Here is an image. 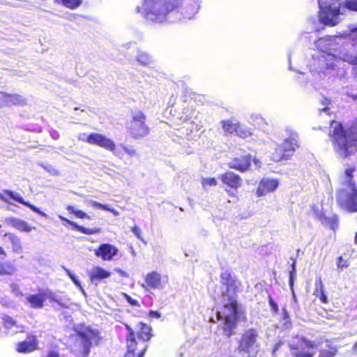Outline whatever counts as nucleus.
I'll use <instances>...</instances> for the list:
<instances>
[{
    "mask_svg": "<svg viewBox=\"0 0 357 357\" xmlns=\"http://www.w3.org/2000/svg\"><path fill=\"white\" fill-rule=\"evenodd\" d=\"M143 17L149 21L162 22L168 15L176 20H190L200 8L199 0H144Z\"/></svg>",
    "mask_w": 357,
    "mask_h": 357,
    "instance_id": "f257e3e1",
    "label": "nucleus"
},
{
    "mask_svg": "<svg viewBox=\"0 0 357 357\" xmlns=\"http://www.w3.org/2000/svg\"><path fill=\"white\" fill-rule=\"evenodd\" d=\"M328 137L336 155L347 158L357 152V126L345 127L342 123L330 119Z\"/></svg>",
    "mask_w": 357,
    "mask_h": 357,
    "instance_id": "f03ea898",
    "label": "nucleus"
},
{
    "mask_svg": "<svg viewBox=\"0 0 357 357\" xmlns=\"http://www.w3.org/2000/svg\"><path fill=\"white\" fill-rule=\"evenodd\" d=\"M125 326L128 334L126 339V351L123 357H144L148 349L146 342L153 336L151 327L140 322L135 333L129 325Z\"/></svg>",
    "mask_w": 357,
    "mask_h": 357,
    "instance_id": "7ed1b4c3",
    "label": "nucleus"
},
{
    "mask_svg": "<svg viewBox=\"0 0 357 357\" xmlns=\"http://www.w3.org/2000/svg\"><path fill=\"white\" fill-rule=\"evenodd\" d=\"M76 339L71 346V352L76 357H87L93 345L98 346L102 340L100 333L91 326H79L75 329Z\"/></svg>",
    "mask_w": 357,
    "mask_h": 357,
    "instance_id": "20e7f679",
    "label": "nucleus"
},
{
    "mask_svg": "<svg viewBox=\"0 0 357 357\" xmlns=\"http://www.w3.org/2000/svg\"><path fill=\"white\" fill-rule=\"evenodd\" d=\"M300 146L298 135L291 132L282 143L276 144L271 153V160L276 162L289 160Z\"/></svg>",
    "mask_w": 357,
    "mask_h": 357,
    "instance_id": "39448f33",
    "label": "nucleus"
},
{
    "mask_svg": "<svg viewBox=\"0 0 357 357\" xmlns=\"http://www.w3.org/2000/svg\"><path fill=\"white\" fill-rule=\"evenodd\" d=\"M344 187L337 190L338 206L349 213L357 212V187L356 183H344Z\"/></svg>",
    "mask_w": 357,
    "mask_h": 357,
    "instance_id": "423d86ee",
    "label": "nucleus"
},
{
    "mask_svg": "<svg viewBox=\"0 0 357 357\" xmlns=\"http://www.w3.org/2000/svg\"><path fill=\"white\" fill-rule=\"evenodd\" d=\"M146 121V116L142 111L139 110L132 114L131 119L126 126V129L132 138L139 139L149 134L150 128Z\"/></svg>",
    "mask_w": 357,
    "mask_h": 357,
    "instance_id": "0eeeda50",
    "label": "nucleus"
},
{
    "mask_svg": "<svg viewBox=\"0 0 357 357\" xmlns=\"http://www.w3.org/2000/svg\"><path fill=\"white\" fill-rule=\"evenodd\" d=\"M317 345L314 341L304 337H297L289 344V349L294 357H314Z\"/></svg>",
    "mask_w": 357,
    "mask_h": 357,
    "instance_id": "6e6552de",
    "label": "nucleus"
},
{
    "mask_svg": "<svg viewBox=\"0 0 357 357\" xmlns=\"http://www.w3.org/2000/svg\"><path fill=\"white\" fill-rule=\"evenodd\" d=\"M259 333L256 328H251L245 330L241 335L237 346L239 354L248 355L253 351H257L259 347L257 340Z\"/></svg>",
    "mask_w": 357,
    "mask_h": 357,
    "instance_id": "1a4fd4ad",
    "label": "nucleus"
},
{
    "mask_svg": "<svg viewBox=\"0 0 357 357\" xmlns=\"http://www.w3.org/2000/svg\"><path fill=\"white\" fill-rule=\"evenodd\" d=\"M78 139L89 144L96 145L109 151H114L116 149V144L112 139L98 132H91L88 135L82 134L78 137Z\"/></svg>",
    "mask_w": 357,
    "mask_h": 357,
    "instance_id": "9d476101",
    "label": "nucleus"
},
{
    "mask_svg": "<svg viewBox=\"0 0 357 357\" xmlns=\"http://www.w3.org/2000/svg\"><path fill=\"white\" fill-rule=\"evenodd\" d=\"M47 300L57 302L54 294L49 289L39 290L38 293L29 294L26 297V301L33 309H41Z\"/></svg>",
    "mask_w": 357,
    "mask_h": 357,
    "instance_id": "9b49d317",
    "label": "nucleus"
},
{
    "mask_svg": "<svg viewBox=\"0 0 357 357\" xmlns=\"http://www.w3.org/2000/svg\"><path fill=\"white\" fill-rule=\"evenodd\" d=\"M218 178L225 185V192L229 196L234 195L233 193H231V190L236 191L243 183V179L241 176L231 171H226L220 174Z\"/></svg>",
    "mask_w": 357,
    "mask_h": 357,
    "instance_id": "f8f14e48",
    "label": "nucleus"
},
{
    "mask_svg": "<svg viewBox=\"0 0 357 357\" xmlns=\"http://www.w3.org/2000/svg\"><path fill=\"white\" fill-rule=\"evenodd\" d=\"M340 13L338 7H333L331 5L325 6L320 12L319 20L325 25L334 26L338 23L337 17Z\"/></svg>",
    "mask_w": 357,
    "mask_h": 357,
    "instance_id": "ddd939ff",
    "label": "nucleus"
},
{
    "mask_svg": "<svg viewBox=\"0 0 357 357\" xmlns=\"http://www.w3.org/2000/svg\"><path fill=\"white\" fill-rule=\"evenodd\" d=\"M26 104V99L18 93H8L0 91V108L4 106H23Z\"/></svg>",
    "mask_w": 357,
    "mask_h": 357,
    "instance_id": "4468645a",
    "label": "nucleus"
},
{
    "mask_svg": "<svg viewBox=\"0 0 357 357\" xmlns=\"http://www.w3.org/2000/svg\"><path fill=\"white\" fill-rule=\"evenodd\" d=\"M39 349V342L36 335H28L26 340L19 342L15 350L20 354H29Z\"/></svg>",
    "mask_w": 357,
    "mask_h": 357,
    "instance_id": "2eb2a0df",
    "label": "nucleus"
},
{
    "mask_svg": "<svg viewBox=\"0 0 357 357\" xmlns=\"http://www.w3.org/2000/svg\"><path fill=\"white\" fill-rule=\"evenodd\" d=\"M251 162L252 155L250 154L241 155L232 158L228 163V167L230 169L245 172L249 169Z\"/></svg>",
    "mask_w": 357,
    "mask_h": 357,
    "instance_id": "dca6fc26",
    "label": "nucleus"
},
{
    "mask_svg": "<svg viewBox=\"0 0 357 357\" xmlns=\"http://www.w3.org/2000/svg\"><path fill=\"white\" fill-rule=\"evenodd\" d=\"M220 284L225 287V294H236L238 291L237 281L233 278L231 273L229 271H225L220 273Z\"/></svg>",
    "mask_w": 357,
    "mask_h": 357,
    "instance_id": "f3484780",
    "label": "nucleus"
},
{
    "mask_svg": "<svg viewBox=\"0 0 357 357\" xmlns=\"http://www.w3.org/2000/svg\"><path fill=\"white\" fill-rule=\"evenodd\" d=\"M4 222L20 232H31L36 229V227L30 225L24 220L16 217H8L5 218Z\"/></svg>",
    "mask_w": 357,
    "mask_h": 357,
    "instance_id": "a211bd4d",
    "label": "nucleus"
},
{
    "mask_svg": "<svg viewBox=\"0 0 357 357\" xmlns=\"http://www.w3.org/2000/svg\"><path fill=\"white\" fill-rule=\"evenodd\" d=\"M278 187V181L275 178H262L256 190L257 197H262L275 191Z\"/></svg>",
    "mask_w": 357,
    "mask_h": 357,
    "instance_id": "6ab92c4d",
    "label": "nucleus"
},
{
    "mask_svg": "<svg viewBox=\"0 0 357 357\" xmlns=\"http://www.w3.org/2000/svg\"><path fill=\"white\" fill-rule=\"evenodd\" d=\"M118 248L109 243H102L96 250L94 254L97 257L101 258L103 261H110L117 255Z\"/></svg>",
    "mask_w": 357,
    "mask_h": 357,
    "instance_id": "aec40b11",
    "label": "nucleus"
},
{
    "mask_svg": "<svg viewBox=\"0 0 357 357\" xmlns=\"http://www.w3.org/2000/svg\"><path fill=\"white\" fill-rule=\"evenodd\" d=\"M224 307L230 312L228 317L241 318V320L246 321V312L242 309L236 298L229 297L228 303L224 305Z\"/></svg>",
    "mask_w": 357,
    "mask_h": 357,
    "instance_id": "412c9836",
    "label": "nucleus"
},
{
    "mask_svg": "<svg viewBox=\"0 0 357 357\" xmlns=\"http://www.w3.org/2000/svg\"><path fill=\"white\" fill-rule=\"evenodd\" d=\"M142 287L149 289H162L163 285L161 275L157 271L148 273L144 277V284H142Z\"/></svg>",
    "mask_w": 357,
    "mask_h": 357,
    "instance_id": "4be33fe9",
    "label": "nucleus"
},
{
    "mask_svg": "<svg viewBox=\"0 0 357 357\" xmlns=\"http://www.w3.org/2000/svg\"><path fill=\"white\" fill-rule=\"evenodd\" d=\"M3 192L4 194L8 196L9 198L13 199L17 202L27 206L33 212L37 213L38 214L43 217H47V214L45 212L42 211L38 207L36 206L31 202L28 201H24L23 197L19 193L14 192L10 190H4Z\"/></svg>",
    "mask_w": 357,
    "mask_h": 357,
    "instance_id": "5701e85b",
    "label": "nucleus"
},
{
    "mask_svg": "<svg viewBox=\"0 0 357 357\" xmlns=\"http://www.w3.org/2000/svg\"><path fill=\"white\" fill-rule=\"evenodd\" d=\"M240 319L241 318L228 316H225L222 318L223 322L221 328L226 337L229 338L235 334L237 324Z\"/></svg>",
    "mask_w": 357,
    "mask_h": 357,
    "instance_id": "b1692460",
    "label": "nucleus"
},
{
    "mask_svg": "<svg viewBox=\"0 0 357 357\" xmlns=\"http://www.w3.org/2000/svg\"><path fill=\"white\" fill-rule=\"evenodd\" d=\"M338 353L337 347L332 341L325 340L319 349L318 357H335Z\"/></svg>",
    "mask_w": 357,
    "mask_h": 357,
    "instance_id": "393cba45",
    "label": "nucleus"
},
{
    "mask_svg": "<svg viewBox=\"0 0 357 357\" xmlns=\"http://www.w3.org/2000/svg\"><path fill=\"white\" fill-rule=\"evenodd\" d=\"M111 273L100 266H95L89 273V280L92 283H96L109 278Z\"/></svg>",
    "mask_w": 357,
    "mask_h": 357,
    "instance_id": "a878e982",
    "label": "nucleus"
},
{
    "mask_svg": "<svg viewBox=\"0 0 357 357\" xmlns=\"http://www.w3.org/2000/svg\"><path fill=\"white\" fill-rule=\"evenodd\" d=\"M313 294L322 303H328V300L324 292V284L321 278L319 276L316 278L314 282V289Z\"/></svg>",
    "mask_w": 357,
    "mask_h": 357,
    "instance_id": "bb28decb",
    "label": "nucleus"
},
{
    "mask_svg": "<svg viewBox=\"0 0 357 357\" xmlns=\"http://www.w3.org/2000/svg\"><path fill=\"white\" fill-rule=\"evenodd\" d=\"M59 219L61 220L62 221L66 222L67 224L72 226L75 230H76L82 234L91 235V234H95L100 232V229H95V228L90 229V228L84 227L82 225H77L76 222H75L65 217H63L61 215L59 216Z\"/></svg>",
    "mask_w": 357,
    "mask_h": 357,
    "instance_id": "cd10ccee",
    "label": "nucleus"
},
{
    "mask_svg": "<svg viewBox=\"0 0 357 357\" xmlns=\"http://www.w3.org/2000/svg\"><path fill=\"white\" fill-rule=\"evenodd\" d=\"M225 135H234L238 126V121L236 119H225L220 121Z\"/></svg>",
    "mask_w": 357,
    "mask_h": 357,
    "instance_id": "c85d7f7f",
    "label": "nucleus"
},
{
    "mask_svg": "<svg viewBox=\"0 0 357 357\" xmlns=\"http://www.w3.org/2000/svg\"><path fill=\"white\" fill-rule=\"evenodd\" d=\"M4 236H7L12 245V251L15 253H20L22 251V245L20 238L13 232H6Z\"/></svg>",
    "mask_w": 357,
    "mask_h": 357,
    "instance_id": "c756f323",
    "label": "nucleus"
},
{
    "mask_svg": "<svg viewBox=\"0 0 357 357\" xmlns=\"http://www.w3.org/2000/svg\"><path fill=\"white\" fill-rule=\"evenodd\" d=\"M15 270V266L11 261H0V275H11Z\"/></svg>",
    "mask_w": 357,
    "mask_h": 357,
    "instance_id": "7c9ffc66",
    "label": "nucleus"
},
{
    "mask_svg": "<svg viewBox=\"0 0 357 357\" xmlns=\"http://www.w3.org/2000/svg\"><path fill=\"white\" fill-rule=\"evenodd\" d=\"M252 134L253 132L251 128L247 127L243 124H241L238 121V126H237L236 132H235L234 135L238 136L239 137L245 139L248 137L252 136Z\"/></svg>",
    "mask_w": 357,
    "mask_h": 357,
    "instance_id": "2f4dec72",
    "label": "nucleus"
},
{
    "mask_svg": "<svg viewBox=\"0 0 357 357\" xmlns=\"http://www.w3.org/2000/svg\"><path fill=\"white\" fill-rule=\"evenodd\" d=\"M54 1L71 10L78 8L82 4V0H54Z\"/></svg>",
    "mask_w": 357,
    "mask_h": 357,
    "instance_id": "473e14b6",
    "label": "nucleus"
},
{
    "mask_svg": "<svg viewBox=\"0 0 357 357\" xmlns=\"http://www.w3.org/2000/svg\"><path fill=\"white\" fill-rule=\"evenodd\" d=\"M324 226L328 227L333 231H335L338 228L339 225V217L337 214H333L331 216H328L325 223Z\"/></svg>",
    "mask_w": 357,
    "mask_h": 357,
    "instance_id": "72a5a7b5",
    "label": "nucleus"
},
{
    "mask_svg": "<svg viewBox=\"0 0 357 357\" xmlns=\"http://www.w3.org/2000/svg\"><path fill=\"white\" fill-rule=\"evenodd\" d=\"M90 204L92 206L96 208L107 211L112 213L114 216H119L120 214L119 211H117L114 208L109 206L108 204H102L95 201H91Z\"/></svg>",
    "mask_w": 357,
    "mask_h": 357,
    "instance_id": "f704fd0d",
    "label": "nucleus"
},
{
    "mask_svg": "<svg viewBox=\"0 0 357 357\" xmlns=\"http://www.w3.org/2000/svg\"><path fill=\"white\" fill-rule=\"evenodd\" d=\"M90 204L92 206L96 208L107 211L112 213L114 216H119L120 214L119 211H117L114 208L109 206L108 204H102L95 201H91Z\"/></svg>",
    "mask_w": 357,
    "mask_h": 357,
    "instance_id": "c9c22d12",
    "label": "nucleus"
},
{
    "mask_svg": "<svg viewBox=\"0 0 357 357\" xmlns=\"http://www.w3.org/2000/svg\"><path fill=\"white\" fill-rule=\"evenodd\" d=\"M66 209L70 213H72V214H74L75 215L76 218H79V219H84V218H86V219H91V217L87 215L85 212L81 211V210H77L75 208L74 206H71V205H68L66 207Z\"/></svg>",
    "mask_w": 357,
    "mask_h": 357,
    "instance_id": "e433bc0d",
    "label": "nucleus"
},
{
    "mask_svg": "<svg viewBox=\"0 0 357 357\" xmlns=\"http://www.w3.org/2000/svg\"><path fill=\"white\" fill-rule=\"evenodd\" d=\"M353 46L354 47L356 54L355 55L352 54H346L344 55V61L353 64V65H357V36H355L354 38V43Z\"/></svg>",
    "mask_w": 357,
    "mask_h": 357,
    "instance_id": "4c0bfd02",
    "label": "nucleus"
},
{
    "mask_svg": "<svg viewBox=\"0 0 357 357\" xmlns=\"http://www.w3.org/2000/svg\"><path fill=\"white\" fill-rule=\"evenodd\" d=\"M2 320L3 325L6 328L10 329L17 325L16 321L10 316H3Z\"/></svg>",
    "mask_w": 357,
    "mask_h": 357,
    "instance_id": "58836bf2",
    "label": "nucleus"
},
{
    "mask_svg": "<svg viewBox=\"0 0 357 357\" xmlns=\"http://www.w3.org/2000/svg\"><path fill=\"white\" fill-rule=\"evenodd\" d=\"M356 171V167L355 166H350L348 167L345 171L344 174L347 178V180L344 183H355L354 181V172Z\"/></svg>",
    "mask_w": 357,
    "mask_h": 357,
    "instance_id": "ea45409f",
    "label": "nucleus"
},
{
    "mask_svg": "<svg viewBox=\"0 0 357 357\" xmlns=\"http://www.w3.org/2000/svg\"><path fill=\"white\" fill-rule=\"evenodd\" d=\"M330 102L329 100L324 99L322 100L321 104L324 105L325 107L319 109V118L321 119L323 118V113H326L327 115L331 116L332 114V112H330V108L328 107L326 105Z\"/></svg>",
    "mask_w": 357,
    "mask_h": 357,
    "instance_id": "a19ab883",
    "label": "nucleus"
},
{
    "mask_svg": "<svg viewBox=\"0 0 357 357\" xmlns=\"http://www.w3.org/2000/svg\"><path fill=\"white\" fill-rule=\"evenodd\" d=\"M344 7L352 11H357V0H346L344 2Z\"/></svg>",
    "mask_w": 357,
    "mask_h": 357,
    "instance_id": "79ce46f5",
    "label": "nucleus"
},
{
    "mask_svg": "<svg viewBox=\"0 0 357 357\" xmlns=\"http://www.w3.org/2000/svg\"><path fill=\"white\" fill-rule=\"evenodd\" d=\"M203 187L213 186L217 185V181L214 177L205 178L202 180Z\"/></svg>",
    "mask_w": 357,
    "mask_h": 357,
    "instance_id": "37998d69",
    "label": "nucleus"
},
{
    "mask_svg": "<svg viewBox=\"0 0 357 357\" xmlns=\"http://www.w3.org/2000/svg\"><path fill=\"white\" fill-rule=\"evenodd\" d=\"M137 61L144 66H147L151 62V57L147 54H140L137 56Z\"/></svg>",
    "mask_w": 357,
    "mask_h": 357,
    "instance_id": "c03bdc74",
    "label": "nucleus"
},
{
    "mask_svg": "<svg viewBox=\"0 0 357 357\" xmlns=\"http://www.w3.org/2000/svg\"><path fill=\"white\" fill-rule=\"evenodd\" d=\"M284 341L279 340L277 342L273 347L271 350V355L273 357H276L278 356V352L280 350L281 347L284 345Z\"/></svg>",
    "mask_w": 357,
    "mask_h": 357,
    "instance_id": "a18cd8bd",
    "label": "nucleus"
},
{
    "mask_svg": "<svg viewBox=\"0 0 357 357\" xmlns=\"http://www.w3.org/2000/svg\"><path fill=\"white\" fill-rule=\"evenodd\" d=\"M314 213L316 218L324 225V224L326 222V218H328V216H326L325 212H324L322 211L314 210Z\"/></svg>",
    "mask_w": 357,
    "mask_h": 357,
    "instance_id": "49530a36",
    "label": "nucleus"
},
{
    "mask_svg": "<svg viewBox=\"0 0 357 357\" xmlns=\"http://www.w3.org/2000/svg\"><path fill=\"white\" fill-rule=\"evenodd\" d=\"M349 264L347 259H344L342 256H339L337 259V266L339 269L349 267Z\"/></svg>",
    "mask_w": 357,
    "mask_h": 357,
    "instance_id": "de8ad7c7",
    "label": "nucleus"
},
{
    "mask_svg": "<svg viewBox=\"0 0 357 357\" xmlns=\"http://www.w3.org/2000/svg\"><path fill=\"white\" fill-rule=\"evenodd\" d=\"M125 298H126L127 302L130 305L135 306V307H139L140 306L139 302L137 300L133 299L130 296H129L128 294H125Z\"/></svg>",
    "mask_w": 357,
    "mask_h": 357,
    "instance_id": "09e8293b",
    "label": "nucleus"
},
{
    "mask_svg": "<svg viewBox=\"0 0 357 357\" xmlns=\"http://www.w3.org/2000/svg\"><path fill=\"white\" fill-rule=\"evenodd\" d=\"M268 303L273 312L278 313L279 311L277 303L273 301L271 296H268Z\"/></svg>",
    "mask_w": 357,
    "mask_h": 357,
    "instance_id": "8fccbe9b",
    "label": "nucleus"
},
{
    "mask_svg": "<svg viewBox=\"0 0 357 357\" xmlns=\"http://www.w3.org/2000/svg\"><path fill=\"white\" fill-rule=\"evenodd\" d=\"M131 231L133 232V234L142 240V230L138 226H133L131 228Z\"/></svg>",
    "mask_w": 357,
    "mask_h": 357,
    "instance_id": "3c124183",
    "label": "nucleus"
},
{
    "mask_svg": "<svg viewBox=\"0 0 357 357\" xmlns=\"http://www.w3.org/2000/svg\"><path fill=\"white\" fill-rule=\"evenodd\" d=\"M114 271L116 272L117 273H119L121 277H123V278H128V273L124 271H123L122 269H121L119 267L115 268H114Z\"/></svg>",
    "mask_w": 357,
    "mask_h": 357,
    "instance_id": "603ef678",
    "label": "nucleus"
},
{
    "mask_svg": "<svg viewBox=\"0 0 357 357\" xmlns=\"http://www.w3.org/2000/svg\"><path fill=\"white\" fill-rule=\"evenodd\" d=\"M45 357H60V355L56 351H50L46 354Z\"/></svg>",
    "mask_w": 357,
    "mask_h": 357,
    "instance_id": "864d4df0",
    "label": "nucleus"
},
{
    "mask_svg": "<svg viewBox=\"0 0 357 357\" xmlns=\"http://www.w3.org/2000/svg\"><path fill=\"white\" fill-rule=\"evenodd\" d=\"M123 150L125 151V152H126V153H128V154L129 155H130V156H133V155H135L136 154V151H135V150L128 149V147H126V146H124V147H123Z\"/></svg>",
    "mask_w": 357,
    "mask_h": 357,
    "instance_id": "5fc2aeb1",
    "label": "nucleus"
},
{
    "mask_svg": "<svg viewBox=\"0 0 357 357\" xmlns=\"http://www.w3.org/2000/svg\"><path fill=\"white\" fill-rule=\"evenodd\" d=\"M295 273V264L294 263L292 264V271L290 272V276H289V283L291 285L293 284V276Z\"/></svg>",
    "mask_w": 357,
    "mask_h": 357,
    "instance_id": "6e6d98bb",
    "label": "nucleus"
},
{
    "mask_svg": "<svg viewBox=\"0 0 357 357\" xmlns=\"http://www.w3.org/2000/svg\"><path fill=\"white\" fill-rule=\"evenodd\" d=\"M70 278L72 279V280L73 281V282L75 283V284H76L77 286H80V284L79 283V282L75 276H74L73 275H70Z\"/></svg>",
    "mask_w": 357,
    "mask_h": 357,
    "instance_id": "4d7b16f0",
    "label": "nucleus"
},
{
    "mask_svg": "<svg viewBox=\"0 0 357 357\" xmlns=\"http://www.w3.org/2000/svg\"><path fill=\"white\" fill-rule=\"evenodd\" d=\"M0 255H1L3 257H6L7 256L6 252L5 251L3 248L1 247V245H0Z\"/></svg>",
    "mask_w": 357,
    "mask_h": 357,
    "instance_id": "13d9d810",
    "label": "nucleus"
},
{
    "mask_svg": "<svg viewBox=\"0 0 357 357\" xmlns=\"http://www.w3.org/2000/svg\"><path fill=\"white\" fill-rule=\"evenodd\" d=\"M150 314L153 317L158 318L160 317V314L156 311H151Z\"/></svg>",
    "mask_w": 357,
    "mask_h": 357,
    "instance_id": "bf43d9fd",
    "label": "nucleus"
},
{
    "mask_svg": "<svg viewBox=\"0 0 357 357\" xmlns=\"http://www.w3.org/2000/svg\"><path fill=\"white\" fill-rule=\"evenodd\" d=\"M352 351L354 353H357V342L353 345L352 347Z\"/></svg>",
    "mask_w": 357,
    "mask_h": 357,
    "instance_id": "052dcab7",
    "label": "nucleus"
},
{
    "mask_svg": "<svg viewBox=\"0 0 357 357\" xmlns=\"http://www.w3.org/2000/svg\"><path fill=\"white\" fill-rule=\"evenodd\" d=\"M52 137L54 139H57L59 137V134L56 132H53Z\"/></svg>",
    "mask_w": 357,
    "mask_h": 357,
    "instance_id": "680f3d73",
    "label": "nucleus"
},
{
    "mask_svg": "<svg viewBox=\"0 0 357 357\" xmlns=\"http://www.w3.org/2000/svg\"><path fill=\"white\" fill-rule=\"evenodd\" d=\"M0 199L5 202H8V199H6L1 193H0Z\"/></svg>",
    "mask_w": 357,
    "mask_h": 357,
    "instance_id": "e2e57ef3",
    "label": "nucleus"
},
{
    "mask_svg": "<svg viewBox=\"0 0 357 357\" xmlns=\"http://www.w3.org/2000/svg\"><path fill=\"white\" fill-rule=\"evenodd\" d=\"M354 243L357 245V231L356 232L354 236Z\"/></svg>",
    "mask_w": 357,
    "mask_h": 357,
    "instance_id": "0e129e2a",
    "label": "nucleus"
},
{
    "mask_svg": "<svg viewBox=\"0 0 357 357\" xmlns=\"http://www.w3.org/2000/svg\"><path fill=\"white\" fill-rule=\"evenodd\" d=\"M135 10H136V13H140L141 12V7L137 6Z\"/></svg>",
    "mask_w": 357,
    "mask_h": 357,
    "instance_id": "69168bd1",
    "label": "nucleus"
},
{
    "mask_svg": "<svg viewBox=\"0 0 357 357\" xmlns=\"http://www.w3.org/2000/svg\"><path fill=\"white\" fill-rule=\"evenodd\" d=\"M314 130H321V129H322V128H321V127H320V126H319V127H317V128H314Z\"/></svg>",
    "mask_w": 357,
    "mask_h": 357,
    "instance_id": "338daca9",
    "label": "nucleus"
}]
</instances>
